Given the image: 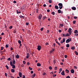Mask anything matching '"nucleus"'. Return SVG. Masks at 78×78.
<instances>
[{
  "mask_svg": "<svg viewBox=\"0 0 78 78\" xmlns=\"http://www.w3.org/2000/svg\"><path fill=\"white\" fill-rule=\"evenodd\" d=\"M10 64L11 66H12V69H14V68L16 67V66L12 64V62H11V61L10 62Z\"/></svg>",
  "mask_w": 78,
  "mask_h": 78,
  "instance_id": "f257e3e1",
  "label": "nucleus"
},
{
  "mask_svg": "<svg viewBox=\"0 0 78 78\" xmlns=\"http://www.w3.org/2000/svg\"><path fill=\"white\" fill-rule=\"evenodd\" d=\"M71 41H72V39H71V38H69V39H67L66 40V43H69V42H70Z\"/></svg>",
  "mask_w": 78,
  "mask_h": 78,
  "instance_id": "f03ea898",
  "label": "nucleus"
},
{
  "mask_svg": "<svg viewBox=\"0 0 78 78\" xmlns=\"http://www.w3.org/2000/svg\"><path fill=\"white\" fill-rule=\"evenodd\" d=\"M72 29H71L70 28H69L68 30V32L69 33L70 35H71V34L72 33Z\"/></svg>",
  "mask_w": 78,
  "mask_h": 78,
  "instance_id": "7ed1b4c3",
  "label": "nucleus"
},
{
  "mask_svg": "<svg viewBox=\"0 0 78 78\" xmlns=\"http://www.w3.org/2000/svg\"><path fill=\"white\" fill-rule=\"evenodd\" d=\"M37 49L38 50H39V51H40V50H41V46H37Z\"/></svg>",
  "mask_w": 78,
  "mask_h": 78,
  "instance_id": "20e7f679",
  "label": "nucleus"
},
{
  "mask_svg": "<svg viewBox=\"0 0 78 78\" xmlns=\"http://www.w3.org/2000/svg\"><path fill=\"white\" fill-rule=\"evenodd\" d=\"M42 17V15L41 14H40V15L38 16V19H41Z\"/></svg>",
  "mask_w": 78,
  "mask_h": 78,
  "instance_id": "39448f33",
  "label": "nucleus"
},
{
  "mask_svg": "<svg viewBox=\"0 0 78 78\" xmlns=\"http://www.w3.org/2000/svg\"><path fill=\"white\" fill-rule=\"evenodd\" d=\"M61 75H63V76H65V73H64V71L63 70L62 71V72L61 73Z\"/></svg>",
  "mask_w": 78,
  "mask_h": 78,
  "instance_id": "423d86ee",
  "label": "nucleus"
},
{
  "mask_svg": "<svg viewBox=\"0 0 78 78\" xmlns=\"http://www.w3.org/2000/svg\"><path fill=\"white\" fill-rule=\"evenodd\" d=\"M13 64H16V61L14 58H13V61H12Z\"/></svg>",
  "mask_w": 78,
  "mask_h": 78,
  "instance_id": "0eeeda50",
  "label": "nucleus"
},
{
  "mask_svg": "<svg viewBox=\"0 0 78 78\" xmlns=\"http://www.w3.org/2000/svg\"><path fill=\"white\" fill-rule=\"evenodd\" d=\"M65 72L66 73H69V71L67 69H66L65 70Z\"/></svg>",
  "mask_w": 78,
  "mask_h": 78,
  "instance_id": "6e6552de",
  "label": "nucleus"
},
{
  "mask_svg": "<svg viewBox=\"0 0 78 78\" xmlns=\"http://www.w3.org/2000/svg\"><path fill=\"white\" fill-rule=\"evenodd\" d=\"M20 18H21V19H22V18H23V19H24V18L25 17V16H23L22 15H20Z\"/></svg>",
  "mask_w": 78,
  "mask_h": 78,
  "instance_id": "1a4fd4ad",
  "label": "nucleus"
},
{
  "mask_svg": "<svg viewBox=\"0 0 78 78\" xmlns=\"http://www.w3.org/2000/svg\"><path fill=\"white\" fill-rule=\"evenodd\" d=\"M71 72L72 73H73L74 72H75V71H74V69H71Z\"/></svg>",
  "mask_w": 78,
  "mask_h": 78,
  "instance_id": "9d476101",
  "label": "nucleus"
},
{
  "mask_svg": "<svg viewBox=\"0 0 78 78\" xmlns=\"http://www.w3.org/2000/svg\"><path fill=\"white\" fill-rule=\"evenodd\" d=\"M72 9L73 10H76V7H73L72 8Z\"/></svg>",
  "mask_w": 78,
  "mask_h": 78,
  "instance_id": "9b49d317",
  "label": "nucleus"
},
{
  "mask_svg": "<svg viewBox=\"0 0 78 78\" xmlns=\"http://www.w3.org/2000/svg\"><path fill=\"white\" fill-rule=\"evenodd\" d=\"M63 26H64V25L63 24H60L59 27L61 28Z\"/></svg>",
  "mask_w": 78,
  "mask_h": 78,
  "instance_id": "f8f14e48",
  "label": "nucleus"
},
{
  "mask_svg": "<svg viewBox=\"0 0 78 78\" xmlns=\"http://www.w3.org/2000/svg\"><path fill=\"white\" fill-rule=\"evenodd\" d=\"M54 50H55V49L53 48L52 50H51L50 51V53L51 54V53H52V52H53V51H54Z\"/></svg>",
  "mask_w": 78,
  "mask_h": 78,
  "instance_id": "ddd939ff",
  "label": "nucleus"
},
{
  "mask_svg": "<svg viewBox=\"0 0 78 78\" xmlns=\"http://www.w3.org/2000/svg\"><path fill=\"white\" fill-rule=\"evenodd\" d=\"M58 6H63L62 4V3H58Z\"/></svg>",
  "mask_w": 78,
  "mask_h": 78,
  "instance_id": "4468645a",
  "label": "nucleus"
},
{
  "mask_svg": "<svg viewBox=\"0 0 78 78\" xmlns=\"http://www.w3.org/2000/svg\"><path fill=\"white\" fill-rule=\"evenodd\" d=\"M55 9H59V7H58V5H55Z\"/></svg>",
  "mask_w": 78,
  "mask_h": 78,
  "instance_id": "2eb2a0df",
  "label": "nucleus"
},
{
  "mask_svg": "<svg viewBox=\"0 0 78 78\" xmlns=\"http://www.w3.org/2000/svg\"><path fill=\"white\" fill-rule=\"evenodd\" d=\"M11 72H12V73H14V72H15V70L13 69H12L11 70Z\"/></svg>",
  "mask_w": 78,
  "mask_h": 78,
  "instance_id": "dca6fc26",
  "label": "nucleus"
},
{
  "mask_svg": "<svg viewBox=\"0 0 78 78\" xmlns=\"http://www.w3.org/2000/svg\"><path fill=\"white\" fill-rule=\"evenodd\" d=\"M41 64L40 63H37V66H38V67H41Z\"/></svg>",
  "mask_w": 78,
  "mask_h": 78,
  "instance_id": "f3484780",
  "label": "nucleus"
},
{
  "mask_svg": "<svg viewBox=\"0 0 78 78\" xmlns=\"http://www.w3.org/2000/svg\"><path fill=\"white\" fill-rule=\"evenodd\" d=\"M22 73H21V72H20L19 73V76H20V77H22Z\"/></svg>",
  "mask_w": 78,
  "mask_h": 78,
  "instance_id": "a211bd4d",
  "label": "nucleus"
},
{
  "mask_svg": "<svg viewBox=\"0 0 78 78\" xmlns=\"http://www.w3.org/2000/svg\"><path fill=\"white\" fill-rule=\"evenodd\" d=\"M74 33H76V34H77V33H78V30H75Z\"/></svg>",
  "mask_w": 78,
  "mask_h": 78,
  "instance_id": "6ab92c4d",
  "label": "nucleus"
},
{
  "mask_svg": "<svg viewBox=\"0 0 78 78\" xmlns=\"http://www.w3.org/2000/svg\"><path fill=\"white\" fill-rule=\"evenodd\" d=\"M61 10L59 9L58 10V13L59 14L61 13Z\"/></svg>",
  "mask_w": 78,
  "mask_h": 78,
  "instance_id": "aec40b11",
  "label": "nucleus"
},
{
  "mask_svg": "<svg viewBox=\"0 0 78 78\" xmlns=\"http://www.w3.org/2000/svg\"><path fill=\"white\" fill-rule=\"evenodd\" d=\"M16 58H17V59H18V58H19V56L18 55H16Z\"/></svg>",
  "mask_w": 78,
  "mask_h": 78,
  "instance_id": "412c9836",
  "label": "nucleus"
},
{
  "mask_svg": "<svg viewBox=\"0 0 78 78\" xmlns=\"http://www.w3.org/2000/svg\"><path fill=\"white\" fill-rule=\"evenodd\" d=\"M69 46H70V45L69 44H67L66 45V47L67 48H69Z\"/></svg>",
  "mask_w": 78,
  "mask_h": 78,
  "instance_id": "4be33fe9",
  "label": "nucleus"
},
{
  "mask_svg": "<svg viewBox=\"0 0 78 78\" xmlns=\"http://www.w3.org/2000/svg\"><path fill=\"white\" fill-rule=\"evenodd\" d=\"M56 43L57 44H58V45H60V46L61 45V44H60V43H59L58 42L56 41Z\"/></svg>",
  "mask_w": 78,
  "mask_h": 78,
  "instance_id": "5701e85b",
  "label": "nucleus"
},
{
  "mask_svg": "<svg viewBox=\"0 0 78 78\" xmlns=\"http://www.w3.org/2000/svg\"><path fill=\"white\" fill-rule=\"evenodd\" d=\"M62 36H64V37H66V34H62Z\"/></svg>",
  "mask_w": 78,
  "mask_h": 78,
  "instance_id": "b1692460",
  "label": "nucleus"
},
{
  "mask_svg": "<svg viewBox=\"0 0 78 78\" xmlns=\"http://www.w3.org/2000/svg\"><path fill=\"white\" fill-rule=\"evenodd\" d=\"M75 53L76 55H78V52H77V51H75Z\"/></svg>",
  "mask_w": 78,
  "mask_h": 78,
  "instance_id": "393cba45",
  "label": "nucleus"
},
{
  "mask_svg": "<svg viewBox=\"0 0 78 78\" xmlns=\"http://www.w3.org/2000/svg\"><path fill=\"white\" fill-rule=\"evenodd\" d=\"M5 67H6L7 69V70H8L9 69V67H8V66L7 65H6L5 66Z\"/></svg>",
  "mask_w": 78,
  "mask_h": 78,
  "instance_id": "a878e982",
  "label": "nucleus"
},
{
  "mask_svg": "<svg viewBox=\"0 0 78 78\" xmlns=\"http://www.w3.org/2000/svg\"><path fill=\"white\" fill-rule=\"evenodd\" d=\"M51 14H52V15L54 16V15L55 14V12H51Z\"/></svg>",
  "mask_w": 78,
  "mask_h": 78,
  "instance_id": "bb28decb",
  "label": "nucleus"
},
{
  "mask_svg": "<svg viewBox=\"0 0 78 78\" xmlns=\"http://www.w3.org/2000/svg\"><path fill=\"white\" fill-rule=\"evenodd\" d=\"M46 18H47V17H46V16H45V17L44 16L43 18V20H45V19H46Z\"/></svg>",
  "mask_w": 78,
  "mask_h": 78,
  "instance_id": "cd10ccee",
  "label": "nucleus"
},
{
  "mask_svg": "<svg viewBox=\"0 0 78 78\" xmlns=\"http://www.w3.org/2000/svg\"><path fill=\"white\" fill-rule=\"evenodd\" d=\"M59 8L60 9H61L62 8V6H59Z\"/></svg>",
  "mask_w": 78,
  "mask_h": 78,
  "instance_id": "c85d7f7f",
  "label": "nucleus"
},
{
  "mask_svg": "<svg viewBox=\"0 0 78 78\" xmlns=\"http://www.w3.org/2000/svg\"><path fill=\"white\" fill-rule=\"evenodd\" d=\"M48 2H49V3H51L52 2L51 1V0H49L48 1Z\"/></svg>",
  "mask_w": 78,
  "mask_h": 78,
  "instance_id": "c756f323",
  "label": "nucleus"
},
{
  "mask_svg": "<svg viewBox=\"0 0 78 78\" xmlns=\"http://www.w3.org/2000/svg\"><path fill=\"white\" fill-rule=\"evenodd\" d=\"M66 34V37H67V36H70V35H69V34L67 33Z\"/></svg>",
  "mask_w": 78,
  "mask_h": 78,
  "instance_id": "7c9ffc66",
  "label": "nucleus"
},
{
  "mask_svg": "<svg viewBox=\"0 0 78 78\" xmlns=\"http://www.w3.org/2000/svg\"><path fill=\"white\" fill-rule=\"evenodd\" d=\"M49 69L50 70H51V69H52V67H51V66H49Z\"/></svg>",
  "mask_w": 78,
  "mask_h": 78,
  "instance_id": "2f4dec72",
  "label": "nucleus"
},
{
  "mask_svg": "<svg viewBox=\"0 0 78 78\" xmlns=\"http://www.w3.org/2000/svg\"><path fill=\"white\" fill-rule=\"evenodd\" d=\"M17 14H19V13H21V12L20 11L19 12H18V10L16 11Z\"/></svg>",
  "mask_w": 78,
  "mask_h": 78,
  "instance_id": "473e14b6",
  "label": "nucleus"
},
{
  "mask_svg": "<svg viewBox=\"0 0 78 78\" xmlns=\"http://www.w3.org/2000/svg\"><path fill=\"white\" fill-rule=\"evenodd\" d=\"M71 49H72V50H74L75 49V47H72Z\"/></svg>",
  "mask_w": 78,
  "mask_h": 78,
  "instance_id": "72a5a7b5",
  "label": "nucleus"
},
{
  "mask_svg": "<svg viewBox=\"0 0 78 78\" xmlns=\"http://www.w3.org/2000/svg\"><path fill=\"white\" fill-rule=\"evenodd\" d=\"M18 42L19 44H21V41L20 40H18Z\"/></svg>",
  "mask_w": 78,
  "mask_h": 78,
  "instance_id": "f704fd0d",
  "label": "nucleus"
},
{
  "mask_svg": "<svg viewBox=\"0 0 78 78\" xmlns=\"http://www.w3.org/2000/svg\"><path fill=\"white\" fill-rule=\"evenodd\" d=\"M53 63L54 64H55L56 63V60H54Z\"/></svg>",
  "mask_w": 78,
  "mask_h": 78,
  "instance_id": "c9c22d12",
  "label": "nucleus"
},
{
  "mask_svg": "<svg viewBox=\"0 0 78 78\" xmlns=\"http://www.w3.org/2000/svg\"><path fill=\"white\" fill-rule=\"evenodd\" d=\"M29 69L30 70H32L33 69V68H31V67H29Z\"/></svg>",
  "mask_w": 78,
  "mask_h": 78,
  "instance_id": "e433bc0d",
  "label": "nucleus"
},
{
  "mask_svg": "<svg viewBox=\"0 0 78 78\" xmlns=\"http://www.w3.org/2000/svg\"><path fill=\"white\" fill-rule=\"evenodd\" d=\"M23 64H25L26 63V62L25 61H23Z\"/></svg>",
  "mask_w": 78,
  "mask_h": 78,
  "instance_id": "4c0bfd02",
  "label": "nucleus"
},
{
  "mask_svg": "<svg viewBox=\"0 0 78 78\" xmlns=\"http://www.w3.org/2000/svg\"><path fill=\"white\" fill-rule=\"evenodd\" d=\"M73 24H75V23H76V21L74 20L73 21Z\"/></svg>",
  "mask_w": 78,
  "mask_h": 78,
  "instance_id": "58836bf2",
  "label": "nucleus"
},
{
  "mask_svg": "<svg viewBox=\"0 0 78 78\" xmlns=\"http://www.w3.org/2000/svg\"><path fill=\"white\" fill-rule=\"evenodd\" d=\"M62 70V68H60V69L59 70V71L61 72Z\"/></svg>",
  "mask_w": 78,
  "mask_h": 78,
  "instance_id": "ea45409f",
  "label": "nucleus"
},
{
  "mask_svg": "<svg viewBox=\"0 0 78 78\" xmlns=\"http://www.w3.org/2000/svg\"><path fill=\"white\" fill-rule=\"evenodd\" d=\"M9 29H12V26H11L9 27Z\"/></svg>",
  "mask_w": 78,
  "mask_h": 78,
  "instance_id": "a19ab883",
  "label": "nucleus"
},
{
  "mask_svg": "<svg viewBox=\"0 0 78 78\" xmlns=\"http://www.w3.org/2000/svg\"><path fill=\"white\" fill-rule=\"evenodd\" d=\"M58 69V68L56 66L55 67V70H57Z\"/></svg>",
  "mask_w": 78,
  "mask_h": 78,
  "instance_id": "79ce46f5",
  "label": "nucleus"
},
{
  "mask_svg": "<svg viewBox=\"0 0 78 78\" xmlns=\"http://www.w3.org/2000/svg\"><path fill=\"white\" fill-rule=\"evenodd\" d=\"M1 50H3V49L4 48H3L2 47H1Z\"/></svg>",
  "mask_w": 78,
  "mask_h": 78,
  "instance_id": "37998d69",
  "label": "nucleus"
},
{
  "mask_svg": "<svg viewBox=\"0 0 78 78\" xmlns=\"http://www.w3.org/2000/svg\"><path fill=\"white\" fill-rule=\"evenodd\" d=\"M27 65L28 66H30V63L29 62H27Z\"/></svg>",
  "mask_w": 78,
  "mask_h": 78,
  "instance_id": "c03bdc74",
  "label": "nucleus"
},
{
  "mask_svg": "<svg viewBox=\"0 0 78 78\" xmlns=\"http://www.w3.org/2000/svg\"><path fill=\"white\" fill-rule=\"evenodd\" d=\"M44 29V27H42L41 29V31H43Z\"/></svg>",
  "mask_w": 78,
  "mask_h": 78,
  "instance_id": "a18cd8bd",
  "label": "nucleus"
},
{
  "mask_svg": "<svg viewBox=\"0 0 78 78\" xmlns=\"http://www.w3.org/2000/svg\"><path fill=\"white\" fill-rule=\"evenodd\" d=\"M65 58H67V55H65Z\"/></svg>",
  "mask_w": 78,
  "mask_h": 78,
  "instance_id": "49530a36",
  "label": "nucleus"
},
{
  "mask_svg": "<svg viewBox=\"0 0 78 78\" xmlns=\"http://www.w3.org/2000/svg\"><path fill=\"white\" fill-rule=\"evenodd\" d=\"M66 78H70V77L69 76H68L66 77Z\"/></svg>",
  "mask_w": 78,
  "mask_h": 78,
  "instance_id": "de8ad7c7",
  "label": "nucleus"
},
{
  "mask_svg": "<svg viewBox=\"0 0 78 78\" xmlns=\"http://www.w3.org/2000/svg\"><path fill=\"white\" fill-rule=\"evenodd\" d=\"M5 47L6 48H8V45L6 44L5 45Z\"/></svg>",
  "mask_w": 78,
  "mask_h": 78,
  "instance_id": "09e8293b",
  "label": "nucleus"
},
{
  "mask_svg": "<svg viewBox=\"0 0 78 78\" xmlns=\"http://www.w3.org/2000/svg\"><path fill=\"white\" fill-rule=\"evenodd\" d=\"M14 33H16V30H13Z\"/></svg>",
  "mask_w": 78,
  "mask_h": 78,
  "instance_id": "8fccbe9b",
  "label": "nucleus"
},
{
  "mask_svg": "<svg viewBox=\"0 0 78 78\" xmlns=\"http://www.w3.org/2000/svg\"><path fill=\"white\" fill-rule=\"evenodd\" d=\"M74 19H77V17H76V16H74Z\"/></svg>",
  "mask_w": 78,
  "mask_h": 78,
  "instance_id": "3c124183",
  "label": "nucleus"
},
{
  "mask_svg": "<svg viewBox=\"0 0 78 78\" xmlns=\"http://www.w3.org/2000/svg\"><path fill=\"white\" fill-rule=\"evenodd\" d=\"M62 41L63 42H65V39L64 38H63L62 39Z\"/></svg>",
  "mask_w": 78,
  "mask_h": 78,
  "instance_id": "603ef678",
  "label": "nucleus"
},
{
  "mask_svg": "<svg viewBox=\"0 0 78 78\" xmlns=\"http://www.w3.org/2000/svg\"><path fill=\"white\" fill-rule=\"evenodd\" d=\"M34 77L36 76V74L34 73L33 75Z\"/></svg>",
  "mask_w": 78,
  "mask_h": 78,
  "instance_id": "864d4df0",
  "label": "nucleus"
},
{
  "mask_svg": "<svg viewBox=\"0 0 78 78\" xmlns=\"http://www.w3.org/2000/svg\"><path fill=\"white\" fill-rule=\"evenodd\" d=\"M8 61H11V58H9L8 59Z\"/></svg>",
  "mask_w": 78,
  "mask_h": 78,
  "instance_id": "5fc2aeb1",
  "label": "nucleus"
},
{
  "mask_svg": "<svg viewBox=\"0 0 78 78\" xmlns=\"http://www.w3.org/2000/svg\"><path fill=\"white\" fill-rule=\"evenodd\" d=\"M30 73L31 74H33V71H31L30 72Z\"/></svg>",
  "mask_w": 78,
  "mask_h": 78,
  "instance_id": "6e6d98bb",
  "label": "nucleus"
},
{
  "mask_svg": "<svg viewBox=\"0 0 78 78\" xmlns=\"http://www.w3.org/2000/svg\"><path fill=\"white\" fill-rule=\"evenodd\" d=\"M27 56H30V54H29V53H27Z\"/></svg>",
  "mask_w": 78,
  "mask_h": 78,
  "instance_id": "4d7b16f0",
  "label": "nucleus"
},
{
  "mask_svg": "<svg viewBox=\"0 0 78 78\" xmlns=\"http://www.w3.org/2000/svg\"><path fill=\"white\" fill-rule=\"evenodd\" d=\"M46 4H44V5H43V6H44V7H46Z\"/></svg>",
  "mask_w": 78,
  "mask_h": 78,
  "instance_id": "13d9d810",
  "label": "nucleus"
},
{
  "mask_svg": "<svg viewBox=\"0 0 78 78\" xmlns=\"http://www.w3.org/2000/svg\"><path fill=\"white\" fill-rule=\"evenodd\" d=\"M46 75V73H43V75Z\"/></svg>",
  "mask_w": 78,
  "mask_h": 78,
  "instance_id": "bf43d9fd",
  "label": "nucleus"
},
{
  "mask_svg": "<svg viewBox=\"0 0 78 78\" xmlns=\"http://www.w3.org/2000/svg\"><path fill=\"white\" fill-rule=\"evenodd\" d=\"M23 78H25V75H23L22 77Z\"/></svg>",
  "mask_w": 78,
  "mask_h": 78,
  "instance_id": "052dcab7",
  "label": "nucleus"
},
{
  "mask_svg": "<svg viewBox=\"0 0 78 78\" xmlns=\"http://www.w3.org/2000/svg\"><path fill=\"white\" fill-rule=\"evenodd\" d=\"M13 3H16V1H14L13 2Z\"/></svg>",
  "mask_w": 78,
  "mask_h": 78,
  "instance_id": "680f3d73",
  "label": "nucleus"
},
{
  "mask_svg": "<svg viewBox=\"0 0 78 78\" xmlns=\"http://www.w3.org/2000/svg\"><path fill=\"white\" fill-rule=\"evenodd\" d=\"M5 76H7V73H5Z\"/></svg>",
  "mask_w": 78,
  "mask_h": 78,
  "instance_id": "e2e57ef3",
  "label": "nucleus"
},
{
  "mask_svg": "<svg viewBox=\"0 0 78 78\" xmlns=\"http://www.w3.org/2000/svg\"><path fill=\"white\" fill-rule=\"evenodd\" d=\"M47 12H50V10L49 9H48L47 10Z\"/></svg>",
  "mask_w": 78,
  "mask_h": 78,
  "instance_id": "0e129e2a",
  "label": "nucleus"
},
{
  "mask_svg": "<svg viewBox=\"0 0 78 78\" xmlns=\"http://www.w3.org/2000/svg\"><path fill=\"white\" fill-rule=\"evenodd\" d=\"M74 69H77V67L76 66H74Z\"/></svg>",
  "mask_w": 78,
  "mask_h": 78,
  "instance_id": "69168bd1",
  "label": "nucleus"
},
{
  "mask_svg": "<svg viewBox=\"0 0 78 78\" xmlns=\"http://www.w3.org/2000/svg\"><path fill=\"white\" fill-rule=\"evenodd\" d=\"M28 24H29V23H26V25H27V26L28 25Z\"/></svg>",
  "mask_w": 78,
  "mask_h": 78,
  "instance_id": "338daca9",
  "label": "nucleus"
},
{
  "mask_svg": "<svg viewBox=\"0 0 78 78\" xmlns=\"http://www.w3.org/2000/svg\"><path fill=\"white\" fill-rule=\"evenodd\" d=\"M48 43H46L45 44L46 45H48Z\"/></svg>",
  "mask_w": 78,
  "mask_h": 78,
  "instance_id": "774afa93",
  "label": "nucleus"
}]
</instances>
